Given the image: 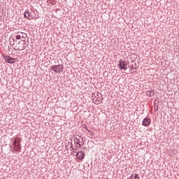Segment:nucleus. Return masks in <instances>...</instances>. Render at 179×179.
<instances>
[{
    "label": "nucleus",
    "instance_id": "17",
    "mask_svg": "<svg viewBox=\"0 0 179 179\" xmlns=\"http://www.w3.org/2000/svg\"><path fill=\"white\" fill-rule=\"evenodd\" d=\"M68 145H70V149H71V148H73V144L72 143V141H69L68 143Z\"/></svg>",
    "mask_w": 179,
    "mask_h": 179
},
{
    "label": "nucleus",
    "instance_id": "19",
    "mask_svg": "<svg viewBox=\"0 0 179 179\" xmlns=\"http://www.w3.org/2000/svg\"><path fill=\"white\" fill-rule=\"evenodd\" d=\"M88 132H90L91 136H94V133H93V131L88 130Z\"/></svg>",
    "mask_w": 179,
    "mask_h": 179
},
{
    "label": "nucleus",
    "instance_id": "9",
    "mask_svg": "<svg viewBox=\"0 0 179 179\" xmlns=\"http://www.w3.org/2000/svg\"><path fill=\"white\" fill-rule=\"evenodd\" d=\"M14 150L15 152H18L19 153H20V152H22V147H21L20 144H17V145H14Z\"/></svg>",
    "mask_w": 179,
    "mask_h": 179
},
{
    "label": "nucleus",
    "instance_id": "11",
    "mask_svg": "<svg viewBox=\"0 0 179 179\" xmlns=\"http://www.w3.org/2000/svg\"><path fill=\"white\" fill-rule=\"evenodd\" d=\"M127 179H139V175L138 173H133Z\"/></svg>",
    "mask_w": 179,
    "mask_h": 179
},
{
    "label": "nucleus",
    "instance_id": "21",
    "mask_svg": "<svg viewBox=\"0 0 179 179\" xmlns=\"http://www.w3.org/2000/svg\"><path fill=\"white\" fill-rule=\"evenodd\" d=\"M82 145H83V143H80V144H78V148H82Z\"/></svg>",
    "mask_w": 179,
    "mask_h": 179
},
{
    "label": "nucleus",
    "instance_id": "20",
    "mask_svg": "<svg viewBox=\"0 0 179 179\" xmlns=\"http://www.w3.org/2000/svg\"><path fill=\"white\" fill-rule=\"evenodd\" d=\"M74 143L76 144V145H80V143H82L81 142H79V141H74Z\"/></svg>",
    "mask_w": 179,
    "mask_h": 179
},
{
    "label": "nucleus",
    "instance_id": "3",
    "mask_svg": "<svg viewBox=\"0 0 179 179\" xmlns=\"http://www.w3.org/2000/svg\"><path fill=\"white\" fill-rule=\"evenodd\" d=\"M15 40H20V41H25L27 40H29V38H27V34L23 32H17L15 36Z\"/></svg>",
    "mask_w": 179,
    "mask_h": 179
},
{
    "label": "nucleus",
    "instance_id": "12",
    "mask_svg": "<svg viewBox=\"0 0 179 179\" xmlns=\"http://www.w3.org/2000/svg\"><path fill=\"white\" fill-rule=\"evenodd\" d=\"M74 139L77 141V142H80L83 143V138L80 136H75Z\"/></svg>",
    "mask_w": 179,
    "mask_h": 179
},
{
    "label": "nucleus",
    "instance_id": "13",
    "mask_svg": "<svg viewBox=\"0 0 179 179\" xmlns=\"http://www.w3.org/2000/svg\"><path fill=\"white\" fill-rule=\"evenodd\" d=\"M20 143H21L20 140H19L18 138H15L14 139V141H13V146H15V145H20Z\"/></svg>",
    "mask_w": 179,
    "mask_h": 179
},
{
    "label": "nucleus",
    "instance_id": "16",
    "mask_svg": "<svg viewBox=\"0 0 179 179\" xmlns=\"http://www.w3.org/2000/svg\"><path fill=\"white\" fill-rule=\"evenodd\" d=\"M71 150H73V152H74V153H76V150H78V146L77 145H76V148H71ZM76 150V151H75Z\"/></svg>",
    "mask_w": 179,
    "mask_h": 179
},
{
    "label": "nucleus",
    "instance_id": "5",
    "mask_svg": "<svg viewBox=\"0 0 179 179\" xmlns=\"http://www.w3.org/2000/svg\"><path fill=\"white\" fill-rule=\"evenodd\" d=\"M119 68L120 69H124V71H127V69H128V64H127V62L121 59L119 62Z\"/></svg>",
    "mask_w": 179,
    "mask_h": 179
},
{
    "label": "nucleus",
    "instance_id": "14",
    "mask_svg": "<svg viewBox=\"0 0 179 179\" xmlns=\"http://www.w3.org/2000/svg\"><path fill=\"white\" fill-rule=\"evenodd\" d=\"M30 13H30L29 10H27V11H25L24 12V17H27V19H28L29 20H30Z\"/></svg>",
    "mask_w": 179,
    "mask_h": 179
},
{
    "label": "nucleus",
    "instance_id": "2",
    "mask_svg": "<svg viewBox=\"0 0 179 179\" xmlns=\"http://www.w3.org/2000/svg\"><path fill=\"white\" fill-rule=\"evenodd\" d=\"M50 69L55 73H61V72L64 71V66L62 64L53 65L50 67Z\"/></svg>",
    "mask_w": 179,
    "mask_h": 179
},
{
    "label": "nucleus",
    "instance_id": "1",
    "mask_svg": "<svg viewBox=\"0 0 179 179\" xmlns=\"http://www.w3.org/2000/svg\"><path fill=\"white\" fill-rule=\"evenodd\" d=\"M10 40H13V48L15 51H24V50H26V47L27 45V44L26 43V41H20L17 39L10 38L9 39L10 45H12V41H10Z\"/></svg>",
    "mask_w": 179,
    "mask_h": 179
},
{
    "label": "nucleus",
    "instance_id": "8",
    "mask_svg": "<svg viewBox=\"0 0 179 179\" xmlns=\"http://www.w3.org/2000/svg\"><path fill=\"white\" fill-rule=\"evenodd\" d=\"M76 157L78 159V160H83L85 159V152L83 151H78L76 154Z\"/></svg>",
    "mask_w": 179,
    "mask_h": 179
},
{
    "label": "nucleus",
    "instance_id": "6",
    "mask_svg": "<svg viewBox=\"0 0 179 179\" xmlns=\"http://www.w3.org/2000/svg\"><path fill=\"white\" fill-rule=\"evenodd\" d=\"M94 101H95L96 104H100L101 101H103V95L101 94H96V96H94Z\"/></svg>",
    "mask_w": 179,
    "mask_h": 179
},
{
    "label": "nucleus",
    "instance_id": "15",
    "mask_svg": "<svg viewBox=\"0 0 179 179\" xmlns=\"http://www.w3.org/2000/svg\"><path fill=\"white\" fill-rule=\"evenodd\" d=\"M135 66H136V63H135V62H132V64H131V69L132 70V71H134V69H136V67H135Z\"/></svg>",
    "mask_w": 179,
    "mask_h": 179
},
{
    "label": "nucleus",
    "instance_id": "10",
    "mask_svg": "<svg viewBox=\"0 0 179 179\" xmlns=\"http://www.w3.org/2000/svg\"><path fill=\"white\" fill-rule=\"evenodd\" d=\"M146 96H148V97H153L155 96V90H151L149 91H146Z\"/></svg>",
    "mask_w": 179,
    "mask_h": 179
},
{
    "label": "nucleus",
    "instance_id": "4",
    "mask_svg": "<svg viewBox=\"0 0 179 179\" xmlns=\"http://www.w3.org/2000/svg\"><path fill=\"white\" fill-rule=\"evenodd\" d=\"M3 59L6 64H15L16 62V59L6 55H3Z\"/></svg>",
    "mask_w": 179,
    "mask_h": 179
},
{
    "label": "nucleus",
    "instance_id": "7",
    "mask_svg": "<svg viewBox=\"0 0 179 179\" xmlns=\"http://www.w3.org/2000/svg\"><path fill=\"white\" fill-rule=\"evenodd\" d=\"M152 124V120L149 117H145L143 120L142 125L143 127H149Z\"/></svg>",
    "mask_w": 179,
    "mask_h": 179
},
{
    "label": "nucleus",
    "instance_id": "18",
    "mask_svg": "<svg viewBox=\"0 0 179 179\" xmlns=\"http://www.w3.org/2000/svg\"><path fill=\"white\" fill-rule=\"evenodd\" d=\"M83 127L84 128V129H85V131H89V129H87V126H86V124H83Z\"/></svg>",
    "mask_w": 179,
    "mask_h": 179
}]
</instances>
